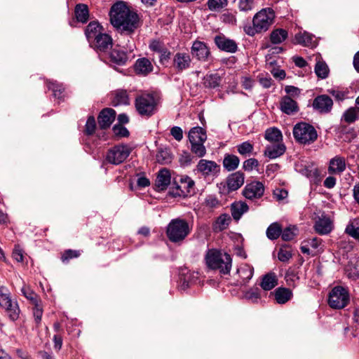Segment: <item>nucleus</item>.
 I'll return each instance as SVG.
<instances>
[{
  "mask_svg": "<svg viewBox=\"0 0 359 359\" xmlns=\"http://www.w3.org/2000/svg\"><path fill=\"white\" fill-rule=\"evenodd\" d=\"M140 26V18L136 11L123 1L114 3V27L121 34H131Z\"/></svg>",
  "mask_w": 359,
  "mask_h": 359,
  "instance_id": "obj_1",
  "label": "nucleus"
},
{
  "mask_svg": "<svg viewBox=\"0 0 359 359\" xmlns=\"http://www.w3.org/2000/svg\"><path fill=\"white\" fill-rule=\"evenodd\" d=\"M205 260L209 269L219 270L224 275L230 273L232 259L229 254L222 253L216 249H210L206 252Z\"/></svg>",
  "mask_w": 359,
  "mask_h": 359,
  "instance_id": "obj_2",
  "label": "nucleus"
},
{
  "mask_svg": "<svg viewBox=\"0 0 359 359\" xmlns=\"http://www.w3.org/2000/svg\"><path fill=\"white\" fill-rule=\"evenodd\" d=\"M160 97L156 93H142L135 100V107L141 116L150 117L157 111Z\"/></svg>",
  "mask_w": 359,
  "mask_h": 359,
  "instance_id": "obj_3",
  "label": "nucleus"
},
{
  "mask_svg": "<svg viewBox=\"0 0 359 359\" xmlns=\"http://www.w3.org/2000/svg\"><path fill=\"white\" fill-rule=\"evenodd\" d=\"M275 13L270 8H263L253 18V27L245 29V32L250 36H254L256 33L266 32L273 24Z\"/></svg>",
  "mask_w": 359,
  "mask_h": 359,
  "instance_id": "obj_4",
  "label": "nucleus"
},
{
  "mask_svg": "<svg viewBox=\"0 0 359 359\" xmlns=\"http://www.w3.org/2000/svg\"><path fill=\"white\" fill-rule=\"evenodd\" d=\"M90 46L98 53L100 58L106 64L111 66L112 62V38L106 33L103 32L100 35Z\"/></svg>",
  "mask_w": 359,
  "mask_h": 359,
  "instance_id": "obj_5",
  "label": "nucleus"
},
{
  "mask_svg": "<svg viewBox=\"0 0 359 359\" xmlns=\"http://www.w3.org/2000/svg\"><path fill=\"white\" fill-rule=\"evenodd\" d=\"M191 231L188 222L180 218L172 219L167 226L166 234L173 243L182 241Z\"/></svg>",
  "mask_w": 359,
  "mask_h": 359,
  "instance_id": "obj_6",
  "label": "nucleus"
},
{
  "mask_svg": "<svg viewBox=\"0 0 359 359\" xmlns=\"http://www.w3.org/2000/svg\"><path fill=\"white\" fill-rule=\"evenodd\" d=\"M293 135L297 142L304 144H310L314 142L318 137L314 127L304 122L297 123L294 126Z\"/></svg>",
  "mask_w": 359,
  "mask_h": 359,
  "instance_id": "obj_7",
  "label": "nucleus"
},
{
  "mask_svg": "<svg viewBox=\"0 0 359 359\" xmlns=\"http://www.w3.org/2000/svg\"><path fill=\"white\" fill-rule=\"evenodd\" d=\"M0 306L4 309L12 321L19 318L20 309L16 301L13 300L8 290L4 286L0 287Z\"/></svg>",
  "mask_w": 359,
  "mask_h": 359,
  "instance_id": "obj_8",
  "label": "nucleus"
},
{
  "mask_svg": "<svg viewBox=\"0 0 359 359\" xmlns=\"http://www.w3.org/2000/svg\"><path fill=\"white\" fill-rule=\"evenodd\" d=\"M348 292L341 286L334 287L329 294L328 304L334 309H341L349 303Z\"/></svg>",
  "mask_w": 359,
  "mask_h": 359,
  "instance_id": "obj_9",
  "label": "nucleus"
},
{
  "mask_svg": "<svg viewBox=\"0 0 359 359\" xmlns=\"http://www.w3.org/2000/svg\"><path fill=\"white\" fill-rule=\"evenodd\" d=\"M264 184L258 181H254L245 185L243 195L249 200L260 198L264 193Z\"/></svg>",
  "mask_w": 359,
  "mask_h": 359,
  "instance_id": "obj_10",
  "label": "nucleus"
},
{
  "mask_svg": "<svg viewBox=\"0 0 359 359\" xmlns=\"http://www.w3.org/2000/svg\"><path fill=\"white\" fill-rule=\"evenodd\" d=\"M312 106L314 109L321 114L330 113L332 109L333 101L327 95H318L313 101Z\"/></svg>",
  "mask_w": 359,
  "mask_h": 359,
  "instance_id": "obj_11",
  "label": "nucleus"
},
{
  "mask_svg": "<svg viewBox=\"0 0 359 359\" xmlns=\"http://www.w3.org/2000/svg\"><path fill=\"white\" fill-rule=\"evenodd\" d=\"M197 170L204 176H214L217 175L219 170V165L213 161L201 159L197 164Z\"/></svg>",
  "mask_w": 359,
  "mask_h": 359,
  "instance_id": "obj_12",
  "label": "nucleus"
},
{
  "mask_svg": "<svg viewBox=\"0 0 359 359\" xmlns=\"http://www.w3.org/2000/svg\"><path fill=\"white\" fill-rule=\"evenodd\" d=\"M104 32V27L98 21H91L85 29V35L88 41L93 43L100 35Z\"/></svg>",
  "mask_w": 359,
  "mask_h": 359,
  "instance_id": "obj_13",
  "label": "nucleus"
},
{
  "mask_svg": "<svg viewBox=\"0 0 359 359\" xmlns=\"http://www.w3.org/2000/svg\"><path fill=\"white\" fill-rule=\"evenodd\" d=\"M191 60L190 55L186 53L178 52L173 57V67L177 72H182L189 68Z\"/></svg>",
  "mask_w": 359,
  "mask_h": 359,
  "instance_id": "obj_14",
  "label": "nucleus"
},
{
  "mask_svg": "<svg viewBox=\"0 0 359 359\" xmlns=\"http://www.w3.org/2000/svg\"><path fill=\"white\" fill-rule=\"evenodd\" d=\"M346 170L345 158L336 156L330 160L328 172L332 175H340Z\"/></svg>",
  "mask_w": 359,
  "mask_h": 359,
  "instance_id": "obj_15",
  "label": "nucleus"
},
{
  "mask_svg": "<svg viewBox=\"0 0 359 359\" xmlns=\"http://www.w3.org/2000/svg\"><path fill=\"white\" fill-rule=\"evenodd\" d=\"M176 182H180V184H177V189H180L182 194L187 195L189 194L194 193V181L189 176H180L175 179Z\"/></svg>",
  "mask_w": 359,
  "mask_h": 359,
  "instance_id": "obj_16",
  "label": "nucleus"
},
{
  "mask_svg": "<svg viewBox=\"0 0 359 359\" xmlns=\"http://www.w3.org/2000/svg\"><path fill=\"white\" fill-rule=\"evenodd\" d=\"M131 149L128 144H118L114 146V164L123 162L130 154Z\"/></svg>",
  "mask_w": 359,
  "mask_h": 359,
  "instance_id": "obj_17",
  "label": "nucleus"
},
{
  "mask_svg": "<svg viewBox=\"0 0 359 359\" xmlns=\"http://www.w3.org/2000/svg\"><path fill=\"white\" fill-rule=\"evenodd\" d=\"M315 231L320 235H326L333 229L332 221L327 217H320L315 223Z\"/></svg>",
  "mask_w": 359,
  "mask_h": 359,
  "instance_id": "obj_18",
  "label": "nucleus"
},
{
  "mask_svg": "<svg viewBox=\"0 0 359 359\" xmlns=\"http://www.w3.org/2000/svg\"><path fill=\"white\" fill-rule=\"evenodd\" d=\"M295 168L297 172L308 178H315L318 176V169L311 163H298Z\"/></svg>",
  "mask_w": 359,
  "mask_h": 359,
  "instance_id": "obj_19",
  "label": "nucleus"
},
{
  "mask_svg": "<svg viewBox=\"0 0 359 359\" xmlns=\"http://www.w3.org/2000/svg\"><path fill=\"white\" fill-rule=\"evenodd\" d=\"M215 42L217 47L224 51L235 53L237 50V45L233 40L226 39L224 36H217Z\"/></svg>",
  "mask_w": 359,
  "mask_h": 359,
  "instance_id": "obj_20",
  "label": "nucleus"
},
{
  "mask_svg": "<svg viewBox=\"0 0 359 359\" xmlns=\"http://www.w3.org/2000/svg\"><path fill=\"white\" fill-rule=\"evenodd\" d=\"M191 53L199 60H205L210 54L207 46L201 41H195L191 47Z\"/></svg>",
  "mask_w": 359,
  "mask_h": 359,
  "instance_id": "obj_21",
  "label": "nucleus"
},
{
  "mask_svg": "<svg viewBox=\"0 0 359 359\" xmlns=\"http://www.w3.org/2000/svg\"><path fill=\"white\" fill-rule=\"evenodd\" d=\"M280 105L281 111L288 115L293 114L299 110L297 102L287 95L283 97Z\"/></svg>",
  "mask_w": 359,
  "mask_h": 359,
  "instance_id": "obj_22",
  "label": "nucleus"
},
{
  "mask_svg": "<svg viewBox=\"0 0 359 359\" xmlns=\"http://www.w3.org/2000/svg\"><path fill=\"white\" fill-rule=\"evenodd\" d=\"M244 174L241 172H236L230 175L226 180L227 187L229 191L238 189L244 183Z\"/></svg>",
  "mask_w": 359,
  "mask_h": 359,
  "instance_id": "obj_23",
  "label": "nucleus"
},
{
  "mask_svg": "<svg viewBox=\"0 0 359 359\" xmlns=\"http://www.w3.org/2000/svg\"><path fill=\"white\" fill-rule=\"evenodd\" d=\"M170 172L166 168L161 169L158 174L155 185L160 190L163 191L167 189L170 183Z\"/></svg>",
  "mask_w": 359,
  "mask_h": 359,
  "instance_id": "obj_24",
  "label": "nucleus"
},
{
  "mask_svg": "<svg viewBox=\"0 0 359 359\" xmlns=\"http://www.w3.org/2000/svg\"><path fill=\"white\" fill-rule=\"evenodd\" d=\"M112 118V109L105 108L102 109L97 117L98 126L101 130H105L110 127Z\"/></svg>",
  "mask_w": 359,
  "mask_h": 359,
  "instance_id": "obj_25",
  "label": "nucleus"
},
{
  "mask_svg": "<svg viewBox=\"0 0 359 359\" xmlns=\"http://www.w3.org/2000/svg\"><path fill=\"white\" fill-rule=\"evenodd\" d=\"M74 15L77 22L86 23L90 16L88 6L85 4H76L74 8Z\"/></svg>",
  "mask_w": 359,
  "mask_h": 359,
  "instance_id": "obj_26",
  "label": "nucleus"
},
{
  "mask_svg": "<svg viewBox=\"0 0 359 359\" xmlns=\"http://www.w3.org/2000/svg\"><path fill=\"white\" fill-rule=\"evenodd\" d=\"M135 70L137 74L145 76L152 72L153 65L147 58L142 57L136 61L135 64Z\"/></svg>",
  "mask_w": 359,
  "mask_h": 359,
  "instance_id": "obj_27",
  "label": "nucleus"
},
{
  "mask_svg": "<svg viewBox=\"0 0 359 359\" xmlns=\"http://www.w3.org/2000/svg\"><path fill=\"white\" fill-rule=\"evenodd\" d=\"M207 135L205 130L198 126L191 128L189 133V140L191 142H205Z\"/></svg>",
  "mask_w": 359,
  "mask_h": 359,
  "instance_id": "obj_28",
  "label": "nucleus"
},
{
  "mask_svg": "<svg viewBox=\"0 0 359 359\" xmlns=\"http://www.w3.org/2000/svg\"><path fill=\"white\" fill-rule=\"evenodd\" d=\"M275 299L277 303L283 304L287 302L292 297L291 290L286 287H278L274 291Z\"/></svg>",
  "mask_w": 359,
  "mask_h": 359,
  "instance_id": "obj_29",
  "label": "nucleus"
},
{
  "mask_svg": "<svg viewBox=\"0 0 359 359\" xmlns=\"http://www.w3.org/2000/svg\"><path fill=\"white\" fill-rule=\"evenodd\" d=\"M316 60L317 61L314 68L316 76L321 79H326L330 73V69L327 65L320 56H317Z\"/></svg>",
  "mask_w": 359,
  "mask_h": 359,
  "instance_id": "obj_30",
  "label": "nucleus"
},
{
  "mask_svg": "<svg viewBox=\"0 0 359 359\" xmlns=\"http://www.w3.org/2000/svg\"><path fill=\"white\" fill-rule=\"evenodd\" d=\"M129 104L130 97L127 90L123 89H118L114 92V107Z\"/></svg>",
  "mask_w": 359,
  "mask_h": 359,
  "instance_id": "obj_31",
  "label": "nucleus"
},
{
  "mask_svg": "<svg viewBox=\"0 0 359 359\" xmlns=\"http://www.w3.org/2000/svg\"><path fill=\"white\" fill-rule=\"evenodd\" d=\"M285 146L283 144L268 146L264 151V155L269 158H276L282 156L285 151Z\"/></svg>",
  "mask_w": 359,
  "mask_h": 359,
  "instance_id": "obj_32",
  "label": "nucleus"
},
{
  "mask_svg": "<svg viewBox=\"0 0 359 359\" xmlns=\"http://www.w3.org/2000/svg\"><path fill=\"white\" fill-rule=\"evenodd\" d=\"M278 285V279L274 273L264 275L260 283L261 287L266 291L271 290Z\"/></svg>",
  "mask_w": 359,
  "mask_h": 359,
  "instance_id": "obj_33",
  "label": "nucleus"
},
{
  "mask_svg": "<svg viewBox=\"0 0 359 359\" xmlns=\"http://www.w3.org/2000/svg\"><path fill=\"white\" fill-rule=\"evenodd\" d=\"M222 81L221 76L215 74H206L203 80V84L208 88H215L219 87Z\"/></svg>",
  "mask_w": 359,
  "mask_h": 359,
  "instance_id": "obj_34",
  "label": "nucleus"
},
{
  "mask_svg": "<svg viewBox=\"0 0 359 359\" xmlns=\"http://www.w3.org/2000/svg\"><path fill=\"white\" fill-rule=\"evenodd\" d=\"M359 118V107H351L346 109L341 118V121L346 123H353Z\"/></svg>",
  "mask_w": 359,
  "mask_h": 359,
  "instance_id": "obj_35",
  "label": "nucleus"
},
{
  "mask_svg": "<svg viewBox=\"0 0 359 359\" xmlns=\"http://www.w3.org/2000/svg\"><path fill=\"white\" fill-rule=\"evenodd\" d=\"M264 137L269 142L278 143L282 141L283 135L277 128H270L266 130Z\"/></svg>",
  "mask_w": 359,
  "mask_h": 359,
  "instance_id": "obj_36",
  "label": "nucleus"
},
{
  "mask_svg": "<svg viewBox=\"0 0 359 359\" xmlns=\"http://www.w3.org/2000/svg\"><path fill=\"white\" fill-rule=\"evenodd\" d=\"M156 158L158 163L165 165L172 162L173 156L170 149L165 148L158 150Z\"/></svg>",
  "mask_w": 359,
  "mask_h": 359,
  "instance_id": "obj_37",
  "label": "nucleus"
},
{
  "mask_svg": "<svg viewBox=\"0 0 359 359\" xmlns=\"http://www.w3.org/2000/svg\"><path fill=\"white\" fill-rule=\"evenodd\" d=\"M46 83L48 90L53 91V96L55 98H62V93L65 90V88L63 87L62 84L52 80H47Z\"/></svg>",
  "mask_w": 359,
  "mask_h": 359,
  "instance_id": "obj_38",
  "label": "nucleus"
},
{
  "mask_svg": "<svg viewBox=\"0 0 359 359\" xmlns=\"http://www.w3.org/2000/svg\"><path fill=\"white\" fill-rule=\"evenodd\" d=\"M295 43L304 46H313V36L308 32H299L294 36Z\"/></svg>",
  "mask_w": 359,
  "mask_h": 359,
  "instance_id": "obj_39",
  "label": "nucleus"
},
{
  "mask_svg": "<svg viewBox=\"0 0 359 359\" xmlns=\"http://www.w3.org/2000/svg\"><path fill=\"white\" fill-rule=\"evenodd\" d=\"M231 210L233 219L238 220L248 210V205L245 203H237L231 205Z\"/></svg>",
  "mask_w": 359,
  "mask_h": 359,
  "instance_id": "obj_40",
  "label": "nucleus"
},
{
  "mask_svg": "<svg viewBox=\"0 0 359 359\" xmlns=\"http://www.w3.org/2000/svg\"><path fill=\"white\" fill-rule=\"evenodd\" d=\"M282 233V226L278 222H273L266 229V236L270 240L277 239Z\"/></svg>",
  "mask_w": 359,
  "mask_h": 359,
  "instance_id": "obj_41",
  "label": "nucleus"
},
{
  "mask_svg": "<svg viewBox=\"0 0 359 359\" xmlns=\"http://www.w3.org/2000/svg\"><path fill=\"white\" fill-rule=\"evenodd\" d=\"M22 294L33 305L37 303H41V299L37 294H36L32 289L28 285H24L21 289Z\"/></svg>",
  "mask_w": 359,
  "mask_h": 359,
  "instance_id": "obj_42",
  "label": "nucleus"
},
{
  "mask_svg": "<svg viewBox=\"0 0 359 359\" xmlns=\"http://www.w3.org/2000/svg\"><path fill=\"white\" fill-rule=\"evenodd\" d=\"M287 37V32L283 29H276L273 30L271 35L270 39L272 43L278 44L284 41Z\"/></svg>",
  "mask_w": 359,
  "mask_h": 359,
  "instance_id": "obj_43",
  "label": "nucleus"
},
{
  "mask_svg": "<svg viewBox=\"0 0 359 359\" xmlns=\"http://www.w3.org/2000/svg\"><path fill=\"white\" fill-rule=\"evenodd\" d=\"M238 273L243 283H245L252 278L254 273V269L252 266L245 264L238 269Z\"/></svg>",
  "mask_w": 359,
  "mask_h": 359,
  "instance_id": "obj_44",
  "label": "nucleus"
},
{
  "mask_svg": "<svg viewBox=\"0 0 359 359\" xmlns=\"http://www.w3.org/2000/svg\"><path fill=\"white\" fill-rule=\"evenodd\" d=\"M239 158L235 155H228L223 161L224 167L229 171L236 169L239 164Z\"/></svg>",
  "mask_w": 359,
  "mask_h": 359,
  "instance_id": "obj_45",
  "label": "nucleus"
},
{
  "mask_svg": "<svg viewBox=\"0 0 359 359\" xmlns=\"http://www.w3.org/2000/svg\"><path fill=\"white\" fill-rule=\"evenodd\" d=\"M231 221L230 217L227 214H222L217 219L214 224V229L221 231L225 229Z\"/></svg>",
  "mask_w": 359,
  "mask_h": 359,
  "instance_id": "obj_46",
  "label": "nucleus"
},
{
  "mask_svg": "<svg viewBox=\"0 0 359 359\" xmlns=\"http://www.w3.org/2000/svg\"><path fill=\"white\" fill-rule=\"evenodd\" d=\"M346 233L359 240V219L351 221L346 227Z\"/></svg>",
  "mask_w": 359,
  "mask_h": 359,
  "instance_id": "obj_47",
  "label": "nucleus"
},
{
  "mask_svg": "<svg viewBox=\"0 0 359 359\" xmlns=\"http://www.w3.org/2000/svg\"><path fill=\"white\" fill-rule=\"evenodd\" d=\"M129 135L130 132L124 126L114 125V140L128 137Z\"/></svg>",
  "mask_w": 359,
  "mask_h": 359,
  "instance_id": "obj_48",
  "label": "nucleus"
},
{
  "mask_svg": "<svg viewBox=\"0 0 359 359\" xmlns=\"http://www.w3.org/2000/svg\"><path fill=\"white\" fill-rule=\"evenodd\" d=\"M128 57L123 50H114V64L123 65L128 61Z\"/></svg>",
  "mask_w": 359,
  "mask_h": 359,
  "instance_id": "obj_49",
  "label": "nucleus"
},
{
  "mask_svg": "<svg viewBox=\"0 0 359 359\" xmlns=\"http://www.w3.org/2000/svg\"><path fill=\"white\" fill-rule=\"evenodd\" d=\"M81 255L80 250H66L62 254L61 260L62 262H68L70 259L77 258Z\"/></svg>",
  "mask_w": 359,
  "mask_h": 359,
  "instance_id": "obj_50",
  "label": "nucleus"
},
{
  "mask_svg": "<svg viewBox=\"0 0 359 359\" xmlns=\"http://www.w3.org/2000/svg\"><path fill=\"white\" fill-rule=\"evenodd\" d=\"M203 144L204 142H191V151L197 156L203 157L206 153V149Z\"/></svg>",
  "mask_w": 359,
  "mask_h": 359,
  "instance_id": "obj_51",
  "label": "nucleus"
},
{
  "mask_svg": "<svg viewBox=\"0 0 359 359\" xmlns=\"http://www.w3.org/2000/svg\"><path fill=\"white\" fill-rule=\"evenodd\" d=\"M96 129V121L94 116H90L88 118L84 132L87 135H92L94 134Z\"/></svg>",
  "mask_w": 359,
  "mask_h": 359,
  "instance_id": "obj_52",
  "label": "nucleus"
},
{
  "mask_svg": "<svg viewBox=\"0 0 359 359\" xmlns=\"http://www.w3.org/2000/svg\"><path fill=\"white\" fill-rule=\"evenodd\" d=\"M227 0H208V6L210 11H217L227 5Z\"/></svg>",
  "mask_w": 359,
  "mask_h": 359,
  "instance_id": "obj_53",
  "label": "nucleus"
},
{
  "mask_svg": "<svg viewBox=\"0 0 359 359\" xmlns=\"http://www.w3.org/2000/svg\"><path fill=\"white\" fill-rule=\"evenodd\" d=\"M245 297L253 303H256L261 297L260 291L258 288L250 289L245 294Z\"/></svg>",
  "mask_w": 359,
  "mask_h": 359,
  "instance_id": "obj_54",
  "label": "nucleus"
},
{
  "mask_svg": "<svg viewBox=\"0 0 359 359\" xmlns=\"http://www.w3.org/2000/svg\"><path fill=\"white\" fill-rule=\"evenodd\" d=\"M238 151L240 154L245 156L250 154L253 151V145L249 142H244L237 146Z\"/></svg>",
  "mask_w": 359,
  "mask_h": 359,
  "instance_id": "obj_55",
  "label": "nucleus"
},
{
  "mask_svg": "<svg viewBox=\"0 0 359 359\" xmlns=\"http://www.w3.org/2000/svg\"><path fill=\"white\" fill-rule=\"evenodd\" d=\"M296 228L294 227H287L283 231L282 230L281 236L282 239L285 241L292 240L297 235Z\"/></svg>",
  "mask_w": 359,
  "mask_h": 359,
  "instance_id": "obj_56",
  "label": "nucleus"
},
{
  "mask_svg": "<svg viewBox=\"0 0 359 359\" xmlns=\"http://www.w3.org/2000/svg\"><path fill=\"white\" fill-rule=\"evenodd\" d=\"M33 308V316L34 318V321L37 325H39L41 321L42 315H43V308L41 303H37L34 304Z\"/></svg>",
  "mask_w": 359,
  "mask_h": 359,
  "instance_id": "obj_57",
  "label": "nucleus"
},
{
  "mask_svg": "<svg viewBox=\"0 0 359 359\" xmlns=\"http://www.w3.org/2000/svg\"><path fill=\"white\" fill-rule=\"evenodd\" d=\"M253 0H237V6L241 11L247 12L253 8Z\"/></svg>",
  "mask_w": 359,
  "mask_h": 359,
  "instance_id": "obj_58",
  "label": "nucleus"
},
{
  "mask_svg": "<svg viewBox=\"0 0 359 359\" xmlns=\"http://www.w3.org/2000/svg\"><path fill=\"white\" fill-rule=\"evenodd\" d=\"M151 50L156 53L162 52L165 47L163 42L160 40H152L149 46Z\"/></svg>",
  "mask_w": 359,
  "mask_h": 359,
  "instance_id": "obj_59",
  "label": "nucleus"
},
{
  "mask_svg": "<svg viewBox=\"0 0 359 359\" xmlns=\"http://www.w3.org/2000/svg\"><path fill=\"white\" fill-rule=\"evenodd\" d=\"M204 204L208 208H215L219 206V202L216 196L210 195L205 198Z\"/></svg>",
  "mask_w": 359,
  "mask_h": 359,
  "instance_id": "obj_60",
  "label": "nucleus"
},
{
  "mask_svg": "<svg viewBox=\"0 0 359 359\" xmlns=\"http://www.w3.org/2000/svg\"><path fill=\"white\" fill-rule=\"evenodd\" d=\"M192 157L187 151H182L179 158L180 163L182 166H187L191 164Z\"/></svg>",
  "mask_w": 359,
  "mask_h": 359,
  "instance_id": "obj_61",
  "label": "nucleus"
},
{
  "mask_svg": "<svg viewBox=\"0 0 359 359\" xmlns=\"http://www.w3.org/2000/svg\"><path fill=\"white\" fill-rule=\"evenodd\" d=\"M258 165V161L254 158H251L244 161L243 168L245 170L251 171L253 168H257Z\"/></svg>",
  "mask_w": 359,
  "mask_h": 359,
  "instance_id": "obj_62",
  "label": "nucleus"
},
{
  "mask_svg": "<svg viewBox=\"0 0 359 359\" xmlns=\"http://www.w3.org/2000/svg\"><path fill=\"white\" fill-rule=\"evenodd\" d=\"M292 257L290 251L280 248L278 253V258L280 262H287Z\"/></svg>",
  "mask_w": 359,
  "mask_h": 359,
  "instance_id": "obj_63",
  "label": "nucleus"
},
{
  "mask_svg": "<svg viewBox=\"0 0 359 359\" xmlns=\"http://www.w3.org/2000/svg\"><path fill=\"white\" fill-rule=\"evenodd\" d=\"M171 135L178 142L183 138V131L180 127L174 126L170 129Z\"/></svg>",
  "mask_w": 359,
  "mask_h": 359,
  "instance_id": "obj_64",
  "label": "nucleus"
}]
</instances>
